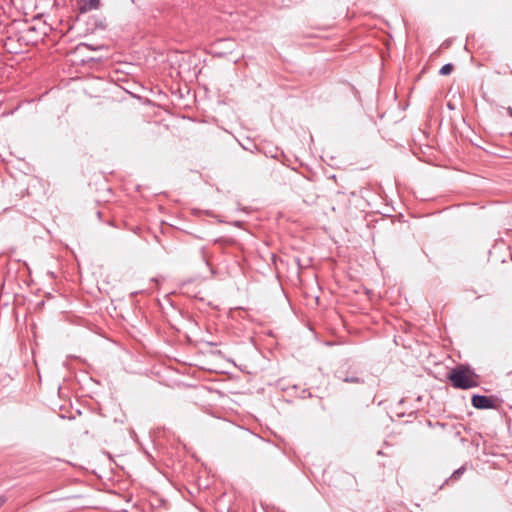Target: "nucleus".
<instances>
[{"mask_svg": "<svg viewBox=\"0 0 512 512\" xmlns=\"http://www.w3.org/2000/svg\"><path fill=\"white\" fill-rule=\"evenodd\" d=\"M472 406L476 409H493L496 407L495 400L486 395L475 394L471 398Z\"/></svg>", "mask_w": 512, "mask_h": 512, "instance_id": "obj_2", "label": "nucleus"}, {"mask_svg": "<svg viewBox=\"0 0 512 512\" xmlns=\"http://www.w3.org/2000/svg\"><path fill=\"white\" fill-rule=\"evenodd\" d=\"M511 115H512V112H511Z\"/></svg>", "mask_w": 512, "mask_h": 512, "instance_id": "obj_9", "label": "nucleus"}, {"mask_svg": "<svg viewBox=\"0 0 512 512\" xmlns=\"http://www.w3.org/2000/svg\"><path fill=\"white\" fill-rule=\"evenodd\" d=\"M448 379L451 381L453 387L458 389H470L476 387L478 385L477 381L472 376V373L469 369H464L463 367H457L453 369Z\"/></svg>", "mask_w": 512, "mask_h": 512, "instance_id": "obj_1", "label": "nucleus"}, {"mask_svg": "<svg viewBox=\"0 0 512 512\" xmlns=\"http://www.w3.org/2000/svg\"><path fill=\"white\" fill-rule=\"evenodd\" d=\"M337 377L346 383H353V384L364 383V380L362 378H360L358 376L343 375V373L341 371L337 372Z\"/></svg>", "mask_w": 512, "mask_h": 512, "instance_id": "obj_4", "label": "nucleus"}, {"mask_svg": "<svg viewBox=\"0 0 512 512\" xmlns=\"http://www.w3.org/2000/svg\"><path fill=\"white\" fill-rule=\"evenodd\" d=\"M82 6L80 7L81 12L91 11L97 9L100 4V0H80Z\"/></svg>", "mask_w": 512, "mask_h": 512, "instance_id": "obj_3", "label": "nucleus"}, {"mask_svg": "<svg viewBox=\"0 0 512 512\" xmlns=\"http://www.w3.org/2000/svg\"><path fill=\"white\" fill-rule=\"evenodd\" d=\"M6 502V498L4 496H0V507Z\"/></svg>", "mask_w": 512, "mask_h": 512, "instance_id": "obj_7", "label": "nucleus"}, {"mask_svg": "<svg viewBox=\"0 0 512 512\" xmlns=\"http://www.w3.org/2000/svg\"><path fill=\"white\" fill-rule=\"evenodd\" d=\"M27 31H35V27H29Z\"/></svg>", "mask_w": 512, "mask_h": 512, "instance_id": "obj_8", "label": "nucleus"}, {"mask_svg": "<svg viewBox=\"0 0 512 512\" xmlns=\"http://www.w3.org/2000/svg\"><path fill=\"white\" fill-rule=\"evenodd\" d=\"M453 65L451 63H447L443 65L439 71L440 75H449L453 70Z\"/></svg>", "mask_w": 512, "mask_h": 512, "instance_id": "obj_5", "label": "nucleus"}, {"mask_svg": "<svg viewBox=\"0 0 512 512\" xmlns=\"http://www.w3.org/2000/svg\"><path fill=\"white\" fill-rule=\"evenodd\" d=\"M465 470H466V469H465V467H464V466H462V467H460V468L456 469V470L452 473V475L450 476V478H449V479H450V480H457V479H459V478L463 475V473L465 472Z\"/></svg>", "mask_w": 512, "mask_h": 512, "instance_id": "obj_6", "label": "nucleus"}]
</instances>
